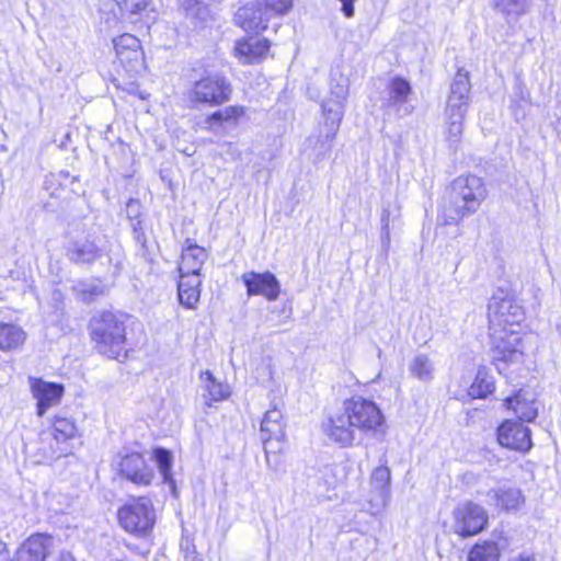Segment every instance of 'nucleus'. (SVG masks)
<instances>
[{"label":"nucleus","mask_w":561,"mask_h":561,"mask_svg":"<svg viewBox=\"0 0 561 561\" xmlns=\"http://www.w3.org/2000/svg\"><path fill=\"white\" fill-rule=\"evenodd\" d=\"M390 242H391V238H390V229H381L380 231V243H381V249L387 253L389 251V248H390Z\"/></svg>","instance_id":"nucleus-48"},{"label":"nucleus","mask_w":561,"mask_h":561,"mask_svg":"<svg viewBox=\"0 0 561 561\" xmlns=\"http://www.w3.org/2000/svg\"><path fill=\"white\" fill-rule=\"evenodd\" d=\"M488 192L483 180L474 174L457 176L450 185L446 203L443 205L444 225H458L478 211Z\"/></svg>","instance_id":"nucleus-2"},{"label":"nucleus","mask_w":561,"mask_h":561,"mask_svg":"<svg viewBox=\"0 0 561 561\" xmlns=\"http://www.w3.org/2000/svg\"><path fill=\"white\" fill-rule=\"evenodd\" d=\"M90 334L98 352L110 358H118L125 351V323L119 313L102 311L93 316L90 320Z\"/></svg>","instance_id":"nucleus-3"},{"label":"nucleus","mask_w":561,"mask_h":561,"mask_svg":"<svg viewBox=\"0 0 561 561\" xmlns=\"http://www.w3.org/2000/svg\"><path fill=\"white\" fill-rule=\"evenodd\" d=\"M486 502L504 512H515L525 503L523 492L512 485H502L486 493Z\"/></svg>","instance_id":"nucleus-21"},{"label":"nucleus","mask_w":561,"mask_h":561,"mask_svg":"<svg viewBox=\"0 0 561 561\" xmlns=\"http://www.w3.org/2000/svg\"><path fill=\"white\" fill-rule=\"evenodd\" d=\"M126 217L130 221L141 220L142 218V205L139 199L129 198L126 203L125 208Z\"/></svg>","instance_id":"nucleus-45"},{"label":"nucleus","mask_w":561,"mask_h":561,"mask_svg":"<svg viewBox=\"0 0 561 561\" xmlns=\"http://www.w3.org/2000/svg\"><path fill=\"white\" fill-rule=\"evenodd\" d=\"M507 410L514 414L522 422H534L538 416V408L536 407V399L531 391L519 389L513 396L504 400Z\"/></svg>","instance_id":"nucleus-22"},{"label":"nucleus","mask_w":561,"mask_h":561,"mask_svg":"<svg viewBox=\"0 0 561 561\" xmlns=\"http://www.w3.org/2000/svg\"><path fill=\"white\" fill-rule=\"evenodd\" d=\"M199 379L203 382V398L208 407H211L213 402L226 400L230 396L229 387L218 381L210 370H203L199 374Z\"/></svg>","instance_id":"nucleus-28"},{"label":"nucleus","mask_w":561,"mask_h":561,"mask_svg":"<svg viewBox=\"0 0 561 561\" xmlns=\"http://www.w3.org/2000/svg\"><path fill=\"white\" fill-rule=\"evenodd\" d=\"M101 252L96 238L90 234L71 240L66 249L67 257L76 264H90L101 256Z\"/></svg>","instance_id":"nucleus-19"},{"label":"nucleus","mask_w":561,"mask_h":561,"mask_svg":"<svg viewBox=\"0 0 561 561\" xmlns=\"http://www.w3.org/2000/svg\"><path fill=\"white\" fill-rule=\"evenodd\" d=\"M77 182V176H71L68 171H60L58 173H50L45 178L44 181V190L51 197H59L60 192L70 191L76 193L77 190L75 187V183Z\"/></svg>","instance_id":"nucleus-30"},{"label":"nucleus","mask_w":561,"mask_h":561,"mask_svg":"<svg viewBox=\"0 0 561 561\" xmlns=\"http://www.w3.org/2000/svg\"><path fill=\"white\" fill-rule=\"evenodd\" d=\"M80 437L81 434L73 417L66 413L55 414L50 427L42 433L43 443L48 444L47 458L55 460L72 454L75 444Z\"/></svg>","instance_id":"nucleus-6"},{"label":"nucleus","mask_w":561,"mask_h":561,"mask_svg":"<svg viewBox=\"0 0 561 561\" xmlns=\"http://www.w3.org/2000/svg\"><path fill=\"white\" fill-rule=\"evenodd\" d=\"M116 57L128 71H138L144 66V51L141 48L133 51L124 50L122 54H116Z\"/></svg>","instance_id":"nucleus-39"},{"label":"nucleus","mask_w":561,"mask_h":561,"mask_svg":"<svg viewBox=\"0 0 561 561\" xmlns=\"http://www.w3.org/2000/svg\"><path fill=\"white\" fill-rule=\"evenodd\" d=\"M511 561H535V559L530 554L520 553L518 557L512 559Z\"/></svg>","instance_id":"nucleus-52"},{"label":"nucleus","mask_w":561,"mask_h":561,"mask_svg":"<svg viewBox=\"0 0 561 561\" xmlns=\"http://www.w3.org/2000/svg\"><path fill=\"white\" fill-rule=\"evenodd\" d=\"M341 2V11L346 18H352L355 13L354 2L356 0H339Z\"/></svg>","instance_id":"nucleus-46"},{"label":"nucleus","mask_w":561,"mask_h":561,"mask_svg":"<svg viewBox=\"0 0 561 561\" xmlns=\"http://www.w3.org/2000/svg\"><path fill=\"white\" fill-rule=\"evenodd\" d=\"M271 42L265 37L248 36L236 42V57L242 65L259 64L266 58Z\"/></svg>","instance_id":"nucleus-16"},{"label":"nucleus","mask_w":561,"mask_h":561,"mask_svg":"<svg viewBox=\"0 0 561 561\" xmlns=\"http://www.w3.org/2000/svg\"><path fill=\"white\" fill-rule=\"evenodd\" d=\"M108 561H129V560H128L127 557H125L123 554L122 556H117V554L112 553L110 556V560Z\"/></svg>","instance_id":"nucleus-53"},{"label":"nucleus","mask_w":561,"mask_h":561,"mask_svg":"<svg viewBox=\"0 0 561 561\" xmlns=\"http://www.w3.org/2000/svg\"><path fill=\"white\" fill-rule=\"evenodd\" d=\"M348 78L337 71L331 73L330 80V99L322 103L323 116H325V108L332 111L340 110L342 116L344 115V104L348 95Z\"/></svg>","instance_id":"nucleus-26"},{"label":"nucleus","mask_w":561,"mask_h":561,"mask_svg":"<svg viewBox=\"0 0 561 561\" xmlns=\"http://www.w3.org/2000/svg\"><path fill=\"white\" fill-rule=\"evenodd\" d=\"M180 550L183 553L184 561H202L198 559L196 547L193 539L183 536L180 542Z\"/></svg>","instance_id":"nucleus-42"},{"label":"nucleus","mask_w":561,"mask_h":561,"mask_svg":"<svg viewBox=\"0 0 561 561\" xmlns=\"http://www.w3.org/2000/svg\"><path fill=\"white\" fill-rule=\"evenodd\" d=\"M497 442L501 446L527 453L533 447L531 431L522 422L505 420L496 430Z\"/></svg>","instance_id":"nucleus-12"},{"label":"nucleus","mask_w":561,"mask_h":561,"mask_svg":"<svg viewBox=\"0 0 561 561\" xmlns=\"http://www.w3.org/2000/svg\"><path fill=\"white\" fill-rule=\"evenodd\" d=\"M118 468L121 476L137 485H150L154 477L153 468L139 451L121 454Z\"/></svg>","instance_id":"nucleus-13"},{"label":"nucleus","mask_w":561,"mask_h":561,"mask_svg":"<svg viewBox=\"0 0 561 561\" xmlns=\"http://www.w3.org/2000/svg\"><path fill=\"white\" fill-rule=\"evenodd\" d=\"M490 356L499 374H503L508 365L523 360V341L518 333L503 331L492 337Z\"/></svg>","instance_id":"nucleus-8"},{"label":"nucleus","mask_w":561,"mask_h":561,"mask_svg":"<svg viewBox=\"0 0 561 561\" xmlns=\"http://www.w3.org/2000/svg\"><path fill=\"white\" fill-rule=\"evenodd\" d=\"M9 560V553L7 550L5 543L0 541V561H8Z\"/></svg>","instance_id":"nucleus-50"},{"label":"nucleus","mask_w":561,"mask_h":561,"mask_svg":"<svg viewBox=\"0 0 561 561\" xmlns=\"http://www.w3.org/2000/svg\"><path fill=\"white\" fill-rule=\"evenodd\" d=\"M202 280L199 276H182L178 283V299L181 306L194 310L201 298Z\"/></svg>","instance_id":"nucleus-27"},{"label":"nucleus","mask_w":561,"mask_h":561,"mask_svg":"<svg viewBox=\"0 0 561 561\" xmlns=\"http://www.w3.org/2000/svg\"><path fill=\"white\" fill-rule=\"evenodd\" d=\"M386 102L383 106L387 110L393 111L399 117H404L413 112V106L408 104L410 96L413 93L411 82L401 77L394 76L390 78L386 85Z\"/></svg>","instance_id":"nucleus-14"},{"label":"nucleus","mask_w":561,"mask_h":561,"mask_svg":"<svg viewBox=\"0 0 561 561\" xmlns=\"http://www.w3.org/2000/svg\"><path fill=\"white\" fill-rule=\"evenodd\" d=\"M454 531L462 538H468L480 534L489 523V515L483 506L466 501L455 507Z\"/></svg>","instance_id":"nucleus-10"},{"label":"nucleus","mask_w":561,"mask_h":561,"mask_svg":"<svg viewBox=\"0 0 561 561\" xmlns=\"http://www.w3.org/2000/svg\"><path fill=\"white\" fill-rule=\"evenodd\" d=\"M256 4L271 18L287 13L293 7V0H256Z\"/></svg>","instance_id":"nucleus-38"},{"label":"nucleus","mask_w":561,"mask_h":561,"mask_svg":"<svg viewBox=\"0 0 561 561\" xmlns=\"http://www.w3.org/2000/svg\"><path fill=\"white\" fill-rule=\"evenodd\" d=\"M123 14L137 15L145 11L149 0H114Z\"/></svg>","instance_id":"nucleus-41"},{"label":"nucleus","mask_w":561,"mask_h":561,"mask_svg":"<svg viewBox=\"0 0 561 561\" xmlns=\"http://www.w3.org/2000/svg\"><path fill=\"white\" fill-rule=\"evenodd\" d=\"M241 279L249 296H263L268 301H275L279 297L280 283L270 271L247 272L242 274Z\"/></svg>","instance_id":"nucleus-15"},{"label":"nucleus","mask_w":561,"mask_h":561,"mask_svg":"<svg viewBox=\"0 0 561 561\" xmlns=\"http://www.w3.org/2000/svg\"><path fill=\"white\" fill-rule=\"evenodd\" d=\"M270 16L261 7L243 5L234 14V22L247 32H260L267 28Z\"/></svg>","instance_id":"nucleus-24"},{"label":"nucleus","mask_w":561,"mask_h":561,"mask_svg":"<svg viewBox=\"0 0 561 561\" xmlns=\"http://www.w3.org/2000/svg\"><path fill=\"white\" fill-rule=\"evenodd\" d=\"M500 549L494 541L477 542L468 553V561H499Z\"/></svg>","instance_id":"nucleus-37"},{"label":"nucleus","mask_w":561,"mask_h":561,"mask_svg":"<svg viewBox=\"0 0 561 561\" xmlns=\"http://www.w3.org/2000/svg\"><path fill=\"white\" fill-rule=\"evenodd\" d=\"M180 9L193 28H199L209 16L208 7L201 0H180Z\"/></svg>","instance_id":"nucleus-32"},{"label":"nucleus","mask_w":561,"mask_h":561,"mask_svg":"<svg viewBox=\"0 0 561 561\" xmlns=\"http://www.w3.org/2000/svg\"><path fill=\"white\" fill-rule=\"evenodd\" d=\"M341 121L340 110L325 108L324 124L320 127L318 135H311L305 141V151L311 150L309 156L313 157L314 161H321L330 154Z\"/></svg>","instance_id":"nucleus-9"},{"label":"nucleus","mask_w":561,"mask_h":561,"mask_svg":"<svg viewBox=\"0 0 561 561\" xmlns=\"http://www.w3.org/2000/svg\"><path fill=\"white\" fill-rule=\"evenodd\" d=\"M495 389V381L492 375L484 367H480L476 378L469 388V396L476 399H484Z\"/></svg>","instance_id":"nucleus-34"},{"label":"nucleus","mask_w":561,"mask_h":561,"mask_svg":"<svg viewBox=\"0 0 561 561\" xmlns=\"http://www.w3.org/2000/svg\"><path fill=\"white\" fill-rule=\"evenodd\" d=\"M130 226L133 229V238L137 244L141 247L142 252H146L148 250L147 248V236L142 226V219L130 221Z\"/></svg>","instance_id":"nucleus-43"},{"label":"nucleus","mask_w":561,"mask_h":561,"mask_svg":"<svg viewBox=\"0 0 561 561\" xmlns=\"http://www.w3.org/2000/svg\"><path fill=\"white\" fill-rule=\"evenodd\" d=\"M383 414L377 404L363 397L343 401L321 424L323 434L340 447L352 446L357 435L375 432L382 425Z\"/></svg>","instance_id":"nucleus-1"},{"label":"nucleus","mask_w":561,"mask_h":561,"mask_svg":"<svg viewBox=\"0 0 561 561\" xmlns=\"http://www.w3.org/2000/svg\"><path fill=\"white\" fill-rule=\"evenodd\" d=\"M152 459L154 460L159 473L162 477V482L169 485L172 492L175 494L176 484L172 473V453L163 447H156L152 451Z\"/></svg>","instance_id":"nucleus-31"},{"label":"nucleus","mask_w":561,"mask_h":561,"mask_svg":"<svg viewBox=\"0 0 561 561\" xmlns=\"http://www.w3.org/2000/svg\"><path fill=\"white\" fill-rule=\"evenodd\" d=\"M471 82L467 70L459 68L450 87L445 106L448 138L458 141L463 130V119L471 102Z\"/></svg>","instance_id":"nucleus-5"},{"label":"nucleus","mask_w":561,"mask_h":561,"mask_svg":"<svg viewBox=\"0 0 561 561\" xmlns=\"http://www.w3.org/2000/svg\"><path fill=\"white\" fill-rule=\"evenodd\" d=\"M232 84L220 71L204 70L186 90V99L193 107H217L229 102Z\"/></svg>","instance_id":"nucleus-4"},{"label":"nucleus","mask_w":561,"mask_h":561,"mask_svg":"<svg viewBox=\"0 0 561 561\" xmlns=\"http://www.w3.org/2000/svg\"><path fill=\"white\" fill-rule=\"evenodd\" d=\"M104 295V288L100 285H83L80 289V298L84 302H93L98 297Z\"/></svg>","instance_id":"nucleus-44"},{"label":"nucleus","mask_w":561,"mask_h":561,"mask_svg":"<svg viewBox=\"0 0 561 561\" xmlns=\"http://www.w3.org/2000/svg\"><path fill=\"white\" fill-rule=\"evenodd\" d=\"M493 9L507 22H516L530 12L531 0H492Z\"/></svg>","instance_id":"nucleus-29"},{"label":"nucleus","mask_w":561,"mask_h":561,"mask_svg":"<svg viewBox=\"0 0 561 561\" xmlns=\"http://www.w3.org/2000/svg\"><path fill=\"white\" fill-rule=\"evenodd\" d=\"M495 294L491 297L488 304V317L490 322H497L499 325H514L519 324L524 318L525 312L513 298Z\"/></svg>","instance_id":"nucleus-11"},{"label":"nucleus","mask_w":561,"mask_h":561,"mask_svg":"<svg viewBox=\"0 0 561 561\" xmlns=\"http://www.w3.org/2000/svg\"><path fill=\"white\" fill-rule=\"evenodd\" d=\"M244 114V106H226L206 116L204 121L205 129L219 134L224 130L226 125H236Z\"/></svg>","instance_id":"nucleus-25"},{"label":"nucleus","mask_w":561,"mask_h":561,"mask_svg":"<svg viewBox=\"0 0 561 561\" xmlns=\"http://www.w3.org/2000/svg\"><path fill=\"white\" fill-rule=\"evenodd\" d=\"M261 434L265 453H268L270 444L273 439L282 442L285 438V424L283 413L277 404L267 410L261 422Z\"/></svg>","instance_id":"nucleus-23"},{"label":"nucleus","mask_w":561,"mask_h":561,"mask_svg":"<svg viewBox=\"0 0 561 561\" xmlns=\"http://www.w3.org/2000/svg\"><path fill=\"white\" fill-rule=\"evenodd\" d=\"M51 547V536L34 534L19 547L11 561H45Z\"/></svg>","instance_id":"nucleus-18"},{"label":"nucleus","mask_w":561,"mask_h":561,"mask_svg":"<svg viewBox=\"0 0 561 561\" xmlns=\"http://www.w3.org/2000/svg\"><path fill=\"white\" fill-rule=\"evenodd\" d=\"M182 262L179 266L182 276H201L204 263L208 259L205 248L198 245L194 240L187 238L182 248Z\"/></svg>","instance_id":"nucleus-20"},{"label":"nucleus","mask_w":561,"mask_h":561,"mask_svg":"<svg viewBox=\"0 0 561 561\" xmlns=\"http://www.w3.org/2000/svg\"><path fill=\"white\" fill-rule=\"evenodd\" d=\"M25 332L12 323H0V350L13 351L23 344Z\"/></svg>","instance_id":"nucleus-33"},{"label":"nucleus","mask_w":561,"mask_h":561,"mask_svg":"<svg viewBox=\"0 0 561 561\" xmlns=\"http://www.w3.org/2000/svg\"><path fill=\"white\" fill-rule=\"evenodd\" d=\"M381 229H390V210L389 207H382L380 217Z\"/></svg>","instance_id":"nucleus-49"},{"label":"nucleus","mask_w":561,"mask_h":561,"mask_svg":"<svg viewBox=\"0 0 561 561\" xmlns=\"http://www.w3.org/2000/svg\"><path fill=\"white\" fill-rule=\"evenodd\" d=\"M31 390L37 400L36 412L38 416H43L47 410L58 404L64 394V386L56 382H48L42 378H30Z\"/></svg>","instance_id":"nucleus-17"},{"label":"nucleus","mask_w":561,"mask_h":561,"mask_svg":"<svg viewBox=\"0 0 561 561\" xmlns=\"http://www.w3.org/2000/svg\"><path fill=\"white\" fill-rule=\"evenodd\" d=\"M410 374L423 382H428L434 378V366L432 360L425 354H417L409 365Z\"/></svg>","instance_id":"nucleus-36"},{"label":"nucleus","mask_w":561,"mask_h":561,"mask_svg":"<svg viewBox=\"0 0 561 561\" xmlns=\"http://www.w3.org/2000/svg\"><path fill=\"white\" fill-rule=\"evenodd\" d=\"M59 561H75L73 556L69 551H61L59 556Z\"/></svg>","instance_id":"nucleus-51"},{"label":"nucleus","mask_w":561,"mask_h":561,"mask_svg":"<svg viewBox=\"0 0 561 561\" xmlns=\"http://www.w3.org/2000/svg\"><path fill=\"white\" fill-rule=\"evenodd\" d=\"M117 517L121 527L137 537L148 536L156 523L153 504L147 496L127 501L119 507Z\"/></svg>","instance_id":"nucleus-7"},{"label":"nucleus","mask_w":561,"mask_h":561,"mask_svg":"<svg viewBox=\"0 0 561 561\" xmlns=\"http://www.w3.org/2000/svg\"><path fill=\"white\" fill-rule=\"evenodd\" d=\"M390 481L391 471L386 466L376 468L371 473L370 483L373 489L378 493L383 505H386L388 499L390 497Z\"/></svg>","instance_id":"nucleus-35"},{"label":"nucleus","mask_w":561,"mask_h":561,"mask_svg":"<svg viewBox=\"0 0 561 561\" xmlns=\"http://www.w3.org/2000/svg\"><path fill=\"white\" fill-rule=\"evenodd\" d=\"M516 99L527 101L529 99V93L525 85L522 82H517L515 87V96L513 102H516Z\"/></svg>","instance_id":"nucleus-47"},{"label":"nucleus","mask_w":561,"mask_h":561,"mask_svg":"<svg viewBox=\"0 0 561 561\" xmlns=\"http://www.w3.org/2000/svg\"><path fill=\"white\" fill-rule=\"evenodd\" d=\"M114 49L116 54H122L124 50H136L141 48L140 41L131 34H123L113 39Z\"/></svg>","instance_id":"nucleus-40"}]
</instances>
